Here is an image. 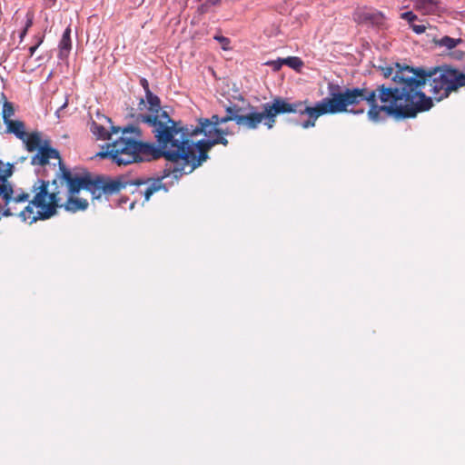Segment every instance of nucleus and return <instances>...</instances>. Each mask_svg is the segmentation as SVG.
<instances>
[{
    "label": "nucleus",
    "instance_id": "nucleus-1",
    "mask_svg": "<svg viewBox=\"0 0 465 465\" xmlns=\"http://www.w3.org/2000/svg\"><path fill=\"white\" fill-rule=\"evenodd\" d=\"M393 86L379 84L376 89L366 87L344 88L338 84L329 83V96L312 104L308 99L302 103L300 115H307V119L301 124L303 129L314 127L319 117L325 114H336L341 113L363 114L364 110H349V106L359 104L366 101L370 108L367 112L368 118L374 123L381 121L382 112L395 118H413L418 114V107L411 101V95L408 93L404 84L400 78L393 76Z\"/></svg>",
    "mask_w": 465,
    "mask_h": 465
},
{
    "label": "nucleus",
    "instance_id": "nucleus-2",
    "mask_svg": "<svg viewBox=\"0 0 465 465\" xmlns=\"http://www.w3.org/2000/svg\"><path fill=\"white\" fill-rule=\"evenodd\" d=\"M179 133L171 139V152L175 155L173 158V167L170 173L178 179L183 174L193 172L208 158V152L216 144L228 145L229 142L224 137L228 134L210 124L208 118H200L198 125L190 132L180 122Z\"/></svg>",
    "mask_w": 465,
    "mask_h": 465
},
{
    "label": "nucleus",
    "instance_id": "nucleus-3",
    "mask_svg": "<svg viewBox=\"0 0 465 465\" xmlns=\"http://www.w3.org/2000/svg\"><path fill=\"white\" fill-rule=\"evenodd\" d=\"M396 77L401 79L411 95L414 106L419 108L418 114L429 111L433 106L432 98L422 92L427 83L438 102L465 87V72L450 64L430 68L405 66L397 70Z\"/></svg>",
    "mask_w": 465,
    "mask_h": 465
},
{
    "label": "nucleus",
    "instance_id": "nucleus-4",
    "mask_svg": "<svg viewBox=\"0 0 465 465\" xmlns=\"http://www.w3.org/2000/svg\"><path fill=\"white\" fill-rule=\"evenodd\" d=\"M155 125V120L146 118ZM157 129L153 131V136L157 143H144L141 141L142 131L136 125L130 124L120 130L121 134L107 143L103 151L97 153L103 159H110L117 165H128L134 163L158 160L164 158L173 163V158L176 154L171 152L168 140L169 131L163 124H156Z\"/></svg>",
    "mask_w": 465,
    "mask_h": 465
},
{
    "label": "nucleus",
    "instance_id": "nucleus-5",
    "mask_svg": "<svg viewBox=\"0 0 465 465\" xmlns=\"http://www.w3.org/2000/svg\"><path fill=\"white\" fill-rule=\"evenodd\" d=\"M262 111L251 103L242 105L231 104L225 107L226 115L220 117V124L233 121L239 128L248 131L257 130L261 124L266 129H272L277 122V116L284 114L302 113V103H290L287 99L275 97L270 103L262 104Z\"/></svg>",
    "mask_w": 465,
    "mask_h": 465
},
{
    "label": "nucleus",
    "instance_id": "nucleus-6",
    "mask_svg": "<svg viewBox=\"0 0 465 465\" xmlns=\"http://www.w3.org/2000/svg\"><path fill=\"white\" fill-rule=\"evenodd\" d=\"M32 199L26 202L27 205L18 213L23 221L30 223L37 220H47L56 214L61 206V191L57 179L49 181L37 178L31 187Z\"/></svg>",
    "mask_w": 465,
    "mask_h": 465
},
{
    "label": "nucleus",
    "instance_id": "nucleus-7",
    "mask_svg": "<svg viewBox=\"0 0 465 465\" xmlns=\"http://www.w3.org/2000/svg\"><path fill=\"white\" fill-rule=\"evenodd\" d=\"M147 103L149 104V113L142 114L139 113L137 114H130V116L135 118L136 123H143L148 127L151 128L152 134L153 131L157 129L158 126L154 125L152 122L146 121V118H150L151 120H155V124H163L164 127L169 131V143L171 139L173 138V135H175L179 133L178 125L180 122H176L173 120L167 112L163 111L161 108V102L157 95L153 94L152 92L145 94Z\"/></svg>",
    "mask_w": 465,
    "mask_h": 465
},
{
    "label": "nucleus",
    "instance_id": "nucleus-8",
    "mask_svg": "<svg viewBox=\"0 0 465 465\" xmlns=\"http://www.w3.org/2000/svg\"><path fill=\"white\" fill-rule=\"evenodd\" d=\"M12 175V169L9 168L2 174L0 173V198L5 202L4 216L18 215L15 204L25 203L30 198V193L26 192H15L7 178Z\"/></svg>",
    "mask_w": 465,
    "mask_h": 465
},
{
    "label": "nucleus",
    "instance_id": "nucleus-9",
    "mask_svg": "<svg viewBox=\"0 0 465 465\" xmlns=\"http://www.w3.org/2000/svg\"><path fill=\"white\" fill-rule=\"evenodd\" d=\"M54 179H57L59 188L66 184L69 194H76L81 189L88 191L93 193L94 179L90 174L83 176L73 175L72 173L63 163L62 159L58 161V169Z\"/></svg>",
    "mask_w": 465,
    "mask_h": 465
},
{
    "label": "nucleus",
    "instance_id": "nucleus-10",
    "mask_svg": "<svg viewBox=\"0 0 465 465\" xmlns=\"http://www.w3.org/2000/svg\"><path fill=\"white\" fill-rule=\"evenodd\" d=\"M25 143L26 149L29 152L37 150V153L32 157L31 163L33 165L45 166L49 163L50 159H56L60 161V153L56 149L49 146V142L42 139L39 133H32L27 134L23 140Z\"/></svg>",
    "mask_w": 465,
    "mask_h": 465
},
{
    "label": "nucleus",
    "instance_id": "nucleus-11",
    "mask_svg": "<svg viewBox=\"0 0 465 465\" xmlns=\"http://www.w3.org/2000/svg\"><path fill=\"white\" fill-rule=\"evenodd\" d=\"M127 186H129V180L124 176H119L114 179L98 176L94 179L92 196L94 199H100L102 196L107 198L119 193Z\"/></svg>",
    "mask_w": 465,
    "mask_h": 465
},
{
    "label": "nucleus",
    "instance_id": "nucleus-12",
    "mask_svg": "<svg viewBox=\"0 0 465 465\" xmlns=\"http://www.w3.org/2000/svg\"><path fill=\"white\" fill-rule=\"evenodd\" d=\"M173 167V163L168 169L164 170V175L162 178H137L135 180H129V186L134 185L136 187L135 191L141 195L144 196V200L148 201L150 197L155 193L161 190L162 188H165L164 184L162 182L163 177L173 174L170 173V169Z\"/></svg>",
    "mask_w": 465,
    "mask_h": 465
},
{
    "label": "nucleus",
    "instance_id": "nucleus-13",
    "mask_svg": "<svg viewBox=\"0 0 465 465\" xmlns=\"http://www.w3.org/2000/svg\"><path fill=\"white\" fill-rule=\"evenodd\" d=\"M384 18L381 12L368 7L358 8L353 14L354 21L360 25H381Z\"/></svg>",
    "mask_w": 465,
    "mask_h": 465
},
{
    "label": "nucleus",
    "instance_id": "nucleus-14",
    "mask_svg": "<svg viewBox=\"0 0 465 465\" xmlns=\"http://www.w3.org/2000/svg\"><path fill=\"white\" fill-rule=\"evenodd\" d=\"M88 207V202L85 199L74 197V194H69L67 200L62 203L59 208H64L69 213H76L79 211H84Z\"/></svg>",
    "mask_w": 465,
    "mask_h": 465
},
{
    "label": "nucleus",
    "instance_id": "nucleus-15",
    "mask_svg": "<svg viewBox=\"0 0 465 465\" xmlns=\"http://www.w3.org/2000/svg\"><path fill=\"white\" fill-rule=\"evenodd\" d=\"M3 114H4L3 117H4L5 124L7 126V132L15 134L16 137L21 140H25V138L26 136V132L25 130L24 123L21 121H18V120L14 121V120L7 119L5 110L3 112Z\"/></svg>",
    "mask_w": 465,
    "mask_h": 465
},
{
    "label": "nucleus",
    "instance_id": "nucleus-16",
    "mask_svg": "<svg viewBox=\"0 0 465 465\" xmlns=\"http://www.w3.org/2000/svg\"><path fill=\"white\" fill-rule=\"evenodd\" d=\"M72 49V41H71V28L68 26L59 42V52L58 58L61 60H64L68 57Z\"/></svg>",
    "mask_w": 465,
    "mask_h": 465
},
{
    "label": "nucleus",
    "instance_id": "nucleus-17",
    "mask_svg": "<svg viewBox=\"0 0 465 465\" xmlns=\"http://www.w3.org/2000/svg\"><path fill=\"white\" fill-rule=\"evenodd\" d=\"M112 131L108 132L103 125L98 124L96 123H93L91 126V131L94 134H95L99 139H108L113 140V135H117L122 128L112 126Z\"/></svg>",
    "mask_w": 465,
    "mask_h": 465
},
{
    "label": "nucleus",
    "instance_id": "nucleus-18",
    "mask_svg": "<svg viewBox=\"0 0 465 465\" xmlns=\"http://www.w3.org/2000/svg\"><path fill=\"white\" fill-rule=\"evenodd\" d=\"M417 10L423 15L435 14L439 9V0H413Z\"/></svg>",
    "mask_w": 465,
    "mask_h": 465
},
{
    "label": "nucleus",
    "instance_id": "nucleus-19",
    "mask_svg": "<svg viewBox=\"0 0 465 465\" xmlns=\"http://www.w3.org/2000/svg\"><path fill=\"white\" fill-rule=\"evenodd\" d=\"M460 43H461L460 38L455 39V38H452L450 36H444V37L435 41V44L437 45L444 46L449 50L455 48Z\"/></svg>",
    "mask_w": 465,
    "mask_h": 465
},
{
    "label": "nucleus",
    "instance_id": "nucleus-20",
    "mask_svg": "<svg viewBox=\"0 0 465 465\" xmlns=\"http://www.w3.org/2000/svg\"><path fill=\"white\" fill-rule=\"evenodd\" d=\"M405 66L406 65L401 66L400 64H396L395 68H393L391 66H381V67H380V70L384 78H389L391 76L393 77L399 68H402ZM391 81H392V84L390 86H393V84H394L393 78H391Z\"/></svg>",
    "mask_w": 465,
    "mask_h": 465
},
{
    "label": "nucleus",
    "instance_id": "nucleus-21",
    "mask_svg": "<svg viewBox=\"0 0 465 465\" xmlns=\"http://www.w3.org/2000/svg\"><path fill=\"white\" fill-rule=\"evenodd\" d=\"M282 62L285 65H288L289 67L299 70L302 65L303 62L301 58L297 56H289L287 58H282Z\"/></svg>",
    "mask_w": 465,
    "mask_h": 465
},
{
    "label": "nucleus",
    "instance_id": "nucleus-22",
    "mask_svg": "<svg viewBox=\"0 0 465 465\" xmlns=\"http://www.w3.org/2000/svg\"><path fill=\"white\" fill-rule=\"evenodd\" d=\"M401 18L406 20L410 26L417 20V15L412 11H408L401 14Z\"/></svg>",
    "mask_w": 465,
    "mask_h": 465
},
{
    "label": "nucleus",
    "instance_id": "nucleus-23",
    "mask_svg": "<svg viewBox=\"0 0 465 465\" xmlns=\"http://www.w3.org/2000/svg\"><path fill=\"white\" fill-rule=\"evenodd\" d=\"M213 38L222 45V48L223 50H228L230 48L229 45L231 41L229 38L223 35H215Z\"/></svg>",
    "mask_w": 465,
    "mask_h": 465
},
{
    "label": "nucleus",
    "instance_id": "nucleus-24",
    "mask_svg": "<svg viewBox=\"0 0 465 465\" xmlns=\"http://www.w3.org/2000/svg\"><path fill=\"white\" fill-rule=\"evenodd\" d=\"M265 64L272 66L274 71H279L284 63L282 62V59H278L274 61H268Z\"/></svg>",
    "mask_w": 465,
    "mask_h": 465
},
{
    "label": "nucleus",
    "instance_id": "nucleus-25",
    "mask_svg": "<svg viewBox=\"0 0 465 465\" xmlns=\"http://www.w3.org/2000/svg\"><path fill=\"white\" fill-rule=\"evenodd\" d=\"M411 28L412 29V31L418 35H420V34H423L426 29H427V25H424V24H420V25H415L414 23L411 25Z\"/></svg>",
    "mask_w": 465,
    "mask_h": 465
},
{
    "label": "nucleus",
    "instance_id": "nucleus-26",
    "mask_svg": "<svg viewBox=\"0 0 465 465\" xmlns=\"http://www.w3.org/2000/svg\"><path fill=\"white\" fill-rule=\"evenodd\" d=\"M43 41H44V35L37 36L36 44L29 48V56L30 57H32L34 55L35 52L36 51L38 46L43 43Z\"/></svg>",
    "mask_w": 465,
    "mask_h": 465
},
{
    "label": "nucleus",
    "instance_id": "nucleus-27",
    "mask_svg": "<svg viewBox=\"0 0 465 465\" xmlns=\"http://www.w3.org/2000/svg\"><path fill=\"white\" fill-rule=\"evenodd\" d=\"M140 84L143 86L145 94L151 92L150 87H149V83L145 78L140 79Z\"/></svg>",
    "mask_w": 465,
    "mask_h": 465
},
{
    "label": "nucleus",
    "instance_id": "nucleus-28",
    "mask_svg": "<svg viewBox=\"0 0 465 465\" xmlns=\"http://www.w3.org/2000/svg\"><path fill=\"white\" fill-rule=\"evenodd\" d=\"M209 119V122L210 124L219 127L220 125V116H218L217 114H213L211 118H208Z\"/></svg>",
    "mask_w": 465,
    "mask_h": 465
},
{
    "label": "nucleus",
    "instance_id": "nucleus-29",
    "mask_svg": "<svg viewBox=\"0 0 465 465\" xmlns=\"http://www.w3.org/2000/svg\"><path fill=\"white\" fill-rule=\"evenodd\" d=\"M145 107V102L143 98L140 99V102H139V104H138V109L139 110H143V108Z\"/></svg>",
    "mask_w": 465,
    "mask_h": 465
},
{
    "label": "nucleus",
    "instance_id": "nucleus-30",
    "mask_svg": "<svg viewBox=\"0 0 465 465\" xmlns=\"http://www.w3.org/2000/svg\"><path fill=\"white\" fill-rule=\"evenodd\" d=\"M221 2V0H207V4L211 5H218Z\"/></svg>",
    "mask_w": 465,
    "mask_h": 465
},
{
    "label": "nucleus",
    "instance_id": "nucleus-31",
    "mask_svg": "<svg viewBox=\"0 0 465 465\" xmlns=\"http://www.w3.org/2000/svg\"><path fill=\"white\" fill-rule=\"evenodd\" d=\"M46 1V5L47 6H52L55 4V1L56 0H45Z\"/></svg>",
    "mask_w": 465,
    "mask_h": 465
},
{
    "label": "nucleus",
    "instance_id": "nucleus-32",
    "mask_svg": "<svg viewBox=\"0 0 465 465\" xmlns=\"http://www.w3.org/2000/svg\"><path fill=\"white\" fill-rule=\"evenodd\" d=\"M5 110L6 111L7 119H9L10 115L13 114V109L10 107L8 111L5 108L4 111Z\"/></svg>",
    "mask_w": 465,
    "mask_h": 465
}]
</instances>
